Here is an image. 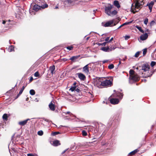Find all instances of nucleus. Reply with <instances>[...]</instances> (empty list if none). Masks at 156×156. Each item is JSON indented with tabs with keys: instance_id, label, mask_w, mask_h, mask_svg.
<instances>
[{
	"instance_id": "obj_39",
	"label": "nucleus",
	"mask_w": 156,
	"mask_h": 156,
	"mask_svg": "<svg viewBox=\"0 0 156 156\" xmlns=\"http://www.w3.org/2000/svg\"><path fill=\"white\" fill-rule=\"evenodd\" d=\"M152 75V73L151 74H148V75H144V77H145V78H147V77H150Z\"/></svg>"
},
{
	"instance_id": "obj_10",
	"label": "nucleus",
	"mask_w": 156,
	"mask_h": 156,
	"mask_svg": "<svg viewBox=\"0 0 156 156\" xmlns=\"http://www.w3.org/2000/svg\"><path fill=\"white\" fill-rule=\"evenodd\" d=\"M49 107L51 111H54L55 109V106L52 101L49 104Z\"/></svg>"
},
{
	"instance_id": "obj_21",
	"label": "nucleus",
	"mask_w": 156,
	"mask_h": 156,
	"mask_svg": "<svg viewBox=\"0 0 156 156\" xmlns=\"http://www.w3.org/2000/svg\"><path fill=\"white\" fill-rule=\"evenodd\" d=\"M53 144L55 146H58L60 145L59 141L58 140H56L53 141Z\"/></svg>"
},
{
	"instance_id": "obj_27",
	"label": "nucleus",
	"mask_w": 156,
	"mask_h": 156,
	"mask_svg": "<svg viewBox=\"0 0 156 156\" xmlns=\"http://www.w3.org/2000/svg\"><path fill=\"white\" fill-rule=\"evenodd\" d=\"M132 22H133V21H130V22H126V23H123V24H122V27L125 25H128V24H129L130 23H132Z\"/></svg>"
},
{
	"instance_id": "obj_12",
	"label": "nucleus",
	"mask_w": 156,
	"mask_h": 156,
	"mask_svg": "<svg viewBox=\"0 0 156 156\" xmlns=\"http://www.w3.org/2000/svg\"><path fill=\"white\" fill-rule=\"evenodd\" d=\"M154 2L153 1L151 2L150 3H148L147 6H148L149 9L150 10V12H151L152 11V7L154 5Z\"/></svg>"
},
{
	"instance_id": "obj_46",
	"label": "nucleus",
	"mask_w": 156,
	"mask_h": 156,
	"mask_svg": "<svg viewBox=\"0 0 156 156\" xmlns=\"http://www.w3.org/2000/svg\"><path fill=\"white\" fill-rule=\"evenodd\" d=\"M130 38V36H126L125 37V39L126 40H127Z\"/></svg>"
},
{
	"instance_id": "obj_23",
	"label": "nucleus",
	"mask_w": 156,
	"mask_h": 156,
	"mask_svg": "<svg viewBox=\"0 0 156 156\" xmlns=\"http://www.w3.org/2000/svg\"><path fill=\"white\" fill-rule=\"evenodd\" d=\"M25 88V87L24 86H23L21 88V89H20V92H19V94H18V96L20 95L22 93L23 90H24Z\"/></svg>"
},
{
	"instance_id": "obj_33",
	"label": "nucleus",
	"mask_w": 156,
	"mask_h": 156,
	"mask_svg": "<svg viewBox=\"0 0 156 156\" xmlns=\"http://www.w3.org/2000/svg\"><path fill=\"white\" fill-rule=\"evenodd\" d=\"M129 73L130 75V76H131L132 75L134 74V71L133 70L130 69L129 71Z\"/></svg>"
},
{
	"instance_id": "obj_2",
	"label": "nucleus",
	"mask_w": 156,
	"mask_h": 156,
	"mask_svg": "<svg viewBox=\"0 0 156 156\" xmlns=\"http://www.w3.org/2000/svg\"><path fill=\"white\" fill-rule=\"evenodd\" d=\"M103 80L101 82V85L103 86H111L112 84L113 78L110 76L106 78H103Z\"/></svg>"
},
{
	"instance_id": "obj_51",
	"label": "nucleus",
	"mask_w": 156,
	"mask_h": 156,
	"mask_svg": "<svg viewBox=\"0 0 156 156\" xmlns=\"http://www.w3.org/2000/svg\"><path fill=\"white\" fill-rule=\"evenodd\" d=\"M67 2L68 3H71L72 2V1L71 0H67Z\"/></svg>"
},
{
	"instance_id": "obj_19",
	"label": "nucleus",
	"mask_w": 156,
	"mask_h": 156,
	"mask_svg": "<svg viewBox=\"0 0 156 156\" xmlns=\"http://www.w3.org/2000/svg\"><path fill=\"white\" fill-rule=\"evenodd\" d=\"M114 5L118 8H119L120 7V5L119 3V2L117 0H115L114 2Z\"/></svg>"
},
{
	"instance_id": "obj_35",
	"label": "nucleus",
	"mask_w": 156,
	"mask_h": 156,
	"mask_svg": "<svg viewBox=\"0 0 156 156\" xmlns=\"http://www.w3.org/2000/svg\"><path fill=\"white\" fill-rule=\"evenodd\" d=\"M106 43H107V42H104V43H98V46L102 45V46H105L106 45Z\"/></svg>"
},
{
	"instance_id": "obj_13",
	"label": "nucleus",
	"mask_w": 156,
	"mask_h": 156,
	"mask_svg": "<svg viewBox=\"0 0 156 156\" xmlns=\"http://www.w3.org/2000/svg\"><path fill=\"white\" fill-rule=\"evenodd\" d=\"M30 120V119H28L23 121H20L19 122V124L21 126H23L27 124L28 121Z\"/></svg>"
},
{
	"instance_id": "obj_56",
	"label": "nucleus",
	"mask_w": 156,
	"mask_h": 156,
	"mask_svg": "<svg viewBox=\"0 0 156 156\" xmlns=\"http://www.w3.org/2000/svg\"><path fill=\"white\" fill-rule=\"evenodd\" d=\"M154 21L153 20V21H152L151 23H150V24L151 25L152 24H153V23H154Z\"/></svg>"
},
{
	"instance_id": "obj_43",
	"label": "nucleus",
	"mask_w": 156,
	"mask_h": 156,
	"mask_svg": "<svg viewBox=\"0 0 156 156\" xmlns=\"http://www.w3.org/2000/svg\"><path fill=\"white\" fill-rule=\"evenodd\" d=\"M109 38H110V37H106L105 40V42H107V43H109L108 42V41H109Z\"/></svg>"
},
{
	"instance_id": "obj_41",
	"label": "nucleus",
	"mask_w": 156,
	"mask_h": 156,
	"mask_svg": "<svg viewBox=\"0 0 156 156\" xmlns=\"http://www.w3.org/2000/svg\"><path fill=\"white\" fill-rule=\"evenodd\" d=\"M156 64V62L154 61H152L151 62V66L152 67H153Z\"/></svg>"
},
{
	"instance_id": "obj_14",
	"label": "nucleus",
	"mask_w": 156,
	"mask_h": 156,
	"mask_svg": "<svg viewBox=\"0 0 156 156\" xmlns=\"http://www.w3.org/2000/svg\"><path fill=\"white\" fill-rule=\"evenodd\" d=\"M88 65H87L83 68V72L87 74H88V73H89V70L88 68Z\"/></svg>"
},
{
	"instance_id": "obj_59",
	"label": "nucleus",
	"mask_w": 156,
	"mask_h": 156,
	"mask_svg": "<svg viewBox=\"0 0 156 156\" xmlns=\"http://www.w3.org/2000/svg\"><path fill=\"white\" fill-rule=\"evenodd\" d=\"M63 60L64 61H66L67 60V59L65 58H63Z\"/></svg>"
},
{
	"instance_id": "obj_16",
	"label": "nucleus",
	"mask_w": 156,
	"mask_h": 156,
	"mask_svg": "<svg viewBox=\"0 0 156 156\" xmlns=\"http://www.w3.org/2000/svg\"><path fill=\"white\" fill-rule=\"evenodd\" d=\"M101 49L105 52H109L110 51V48L109 46L103 47L101 48Z\"/></svg>"
},
{
	"instance_id": "obj_55",
	"label": "nucleus",
	"mask_w": 156,
	"mask_h": 156,
	"mask_svg": "<svg viewBox=\"0 0 156 156\" xmlns=\"http://www.w3.org/2000/svg\"><path fill=\"white\" fill-rule=\"evenodd\" d=\"M76 82H74L73 84V86H75V87H76Z\"/></svg>"
},
{
	"instance_id": "obj_30",
	"label": "nucleus",
	"mask_w": 156,
	"mask_h": 156,
	"mask_svg": "<svg viewBox=\"0 0 156 156\" xmlns=\"http://www.w3.org/2000/svg\"><path fill=\"white\" fill-rule=\"evenodd\" d=\"M30 93L31 95H33L35 94V92L34 90L32 89L30 90Z\"/></svg>"
},
{
	"instance_id": "obj_61",
	"label": "nucleus",
	"mask_w": 156,
	"mask_h": 156,
	"mask_svg": "<svg viewBox=\"0 0 156 156\" xmlns=\"http://www.w3.org/2000/svg\"><path fill=\"white\" fill-rule=\"evenodd\" d=\"M122 27V25H121L117 28V29H119L120 28H121Z\"/></svg>"
},
{
	"instance_id": "obj_60",
	"label": "nucleus",
	"mask_w": 156,
	"mask_h": 156,
	"mask_svg": "<svg viewBox=\"0 0 156 156\" xmlns=\"http://www.w3.org/2000/svg\"><path fill=\"white\" fill-rule=\"evenodd\" d=\"M67 150H65V151H64L62 152V154H64V153H65L66 151H67Z\"/></svg>"
},
{
	"instance_id": "obj_37",
	"label": "nucleus",
	"mask_w": 156,
	"mask_h": 156,
	"mask_svg": "<svg viewBox=\"0 0 156 156\" xmlns=\"http://www.w3.org/2000/svg\"><path fill=\"white\" fill-rule=\"evenodd\" d=\"M114 65L112 64H110L108 66V68L109 69H112L114 68Z\"/></svg>"
},
{
	"instance_id": "obj_15",
	"label": "nucleus",
	"mask_w": 156,
	"mask_h": 156,
	"mask_svg": "<svg viewBox=\"0 0 156 156\" xmlns=\"http://www.w3.org/2000/svg\"><path fill=\"white\" fill-rule=\"evenodd\" d=\"M80 57V55L75 56L72 57L71 58H70L69 60H71L72 61H75L77 59Z\"/></svg>"
},
{
	"instance_id": "obj_9",
	"label": "nucleus",
	"mask_w": 156,
	"mask_h": 156,
	"mask_svg": "<svg viewBox=\"0 0 156 156\" xmlns=\"http://www.w3.org/2000/svg\"><path fill=\"white\" fill-rule=\"evenodd\" d=\"M110 101L111 104L114 105L118 104L119 102V99L116 98H112L110 99Z\"/></svg>"
},
{
	"instance_id": "obj_62",
	"label": "nucleus",
	"mask_w": 156,
	"mask_h": 156,
	"mask_svg": "<svg viewBox=\"0 0 156 156\" xmlns=\"http://www.w3.org/2000/svg\"><path fill=\"white\" fill-rule=\"evenodd\" d=\"M58 8V6H56L55 8V9H57Z\"/></svg>"
},
{
	"instance_id": "obj_31",
	"label": "nucleus",
	"mask_w": 156,
	"mask_h": 156,
	"mask_svg": "<svg viewBox=\"0 0 156 156\" xmlns=\"http://www.w3.org/2000/svg\"><path fill=\"white\" fill-rule=\"evenodd\" d=\"M8 118L7 115L6 114H4L2 118L3 119L7 120Z\"/></svg>"
},
{
	"instance_id": "obj_28",
	"label": "nucleus",
	"mask_w": 156,
	"mask_h": 156,
	"mask_svg": "<svg viewBox=\"0 0 156 156\" xmlns=\"http://www.w3.org/2000/svg\"><path fill=\"white\" fill-rule=\"evenodd\" d=\"M147 48H145L142 50L143 56H144L147 52Z\"/></svg>"
},
{
	"instance_id": "obj_36",
	"label": "nucleus",
	"mask_w": 156,
	"mask_h": 156,
	"mask_svg": "<svg viewBox=\"0 0 156 156\" xmlns=\"http://www.w3.org/2000/svg\"><path fill=\"white\" fill-rule=\"evenodd\" d=\"M76 87L75 86H72L70 88L69 90H71L72 91H74L75 89H76Z\"/></svg>"
},
{
	"instance_id": "obj_17",
	"label": "nucleus",
	"mask_w": 156,
	"mask_h": 156,
	"mask_svg": "<svg viewBox=\"0 0 156 156\" xmlns=\"http://www.w3.org/2000/svg\"><path fill=\"white\" fill-rule=\"evenodd\" d=\"M116 95L117 97L121 99L122 98L123 96V94L119 91H117L116 92Z\"/></svg>"
},
{
	"instance_id": "obj_6",
	"label": "nucleus",
	"mask_w": 156,
	"mask_h": 156,
	"mask_svg": "<svg viewBox=\"0 0 156 156\" xmlns=\"http://www.w3.org/2000/svg\"><path fill=\"white\" fill-rule=\"evenodd\" d=\"M149 68V66L147 64H145L142 66L141 70H143L144 72H146L148 71Z\"/></svg>"
},
{
	"instance_id": "obj_1",
	"label": "nucleus",
	"mask_w": 156,
	"mask_h": 156,
	"mask_svg": "<svg viewBox=\"0 0 156 156\" xmlns=\"http://www.w3.org/2000/svg\"><path fill=\"white\" fill-rule=\"evenodd\" d=\"M144 2V0H136L132 5L131 10L133 13L138 12L143 7Z\"/></svg>"
},
{
	"instance_id": "obj_47",
	"label": "nucleus",
	"mask_w": 156,
	"mask_h": 156,
	"mask_svg": "<svg viewBox=\"0 0 156 156\" xmlns=\"http://www.w3.org/2000/svg\"><path fill=\"white\" fill-rule=\"evenodd\" d=\"M59 132H54L53 133V136H55L56 135H57L59 134Z\"/></svg>"
},
{
	"instance_id": "obj_34",
	"label": "nucleus",
	"mask_w": 156,
	"mask_h": 156,
	"mask_svg": "<svg viewBox=\"0 0 156 156\" xmlns=\"http://www.w3.org/2000/svg\"><path fill=\"white\" fill-rule=\"evenodd\" d=\"M43 132L42 130H40L38 132L37 134L40 136H42L43 135Z\"/></svg>"
},
{
	"instance_id": "obj_38",
	"label": "nucleus",
	"mask_w": 156,
	"mask_h": 156,
	"mask_svg": "<svg viewBox=\"0 0 156 156\" xmlns=\"http://www.w3.org/2000/svg\"><path fill=\"white\" fill-rule=\"evenodd\" d=\"M148 20L147 18H145L144 19V24L147 25L148 23Z\"/></svg>"
},
{
	"instance_id": "obj_49",
	"label": "nucleus",
	"mask_w": 156,
	"mask_h": 156,
	"mask_svg": "<svg viewBox=\"0 0 156 156\" xmlns=\"http://www.w3.org/2000/svg\"><path fill=\"white\" fill-rule=\"evenodd\" d=\"M27 156H34V155L32 154H27Z\"/></svg>"
},
{
	"instance_id": "obj_22",
	"label": "nucleus",
	"mask_w": 156,
	"mask_h": 156,
	"mask_svg": "<svg viewBox=\"0 0 156 156\" xmlns=\"http://www.w3.org/2000/svg\"><path fill=\"white\" fill-rule=\"evenodd\" d=\"M112 21H114L113 22V24H114L113 25V26H115L116 24L118 23L119 21V20H116V19H113L112 20Z\"/></svg>"
},
{
	"instance_id": "obj_32",
	"label": "nucleus",
	"mask_w": 156,
	"mask_h": 156,
	"mask_svg": "<svg viewBox=\"0 0 156 156\" xmlns=\"http://www.w3.org/2000/svg\"><path fill=\"white\" fill-rule=\"evenodd\" d=\"M48 5L47 4H45L42 5L41 6V8L42 9H44L48 7Z\"/></svg>"
},
{
	"instance_id": "obj_8",
	"label": "nucleus",
	"mask_w": 156,
	"mask_h": 156,
	"mask_svg": "<svg viewBox=\"0 0 156 156\" xmlns=\"http://www.w3.org/2000/svg\"><path fill=\"white\" fill-rule=\"evenodd\" d=\"M113 21L112 20H110L108 22H107L105 23L104 25V26L105 27H112L113 26Z\"/></svg>"
},
{
	"instance_id": "obj_48",
	"label": "nucleus",
	"mask_w": 156,
	"mask_h": 156,
	"mask_svg": "<svg viewBox=\"0 0 156 156\" xmlns=\"http://www.w3.org/2000/svg\"><path fill=\"white\" fill-rule=\"evenodd\" d=\"M65 113L66 114V115L67 114H69L70 116H71V115H73L72 113H70V112L69 111L67 112H65Z\"/></svg>"
},
{
	"instance_id": "obj_53",
	"label": "nucleus",
	"mask_w": 156,
	"mask_h": 156,
	"mask_svg": "<svg viewBox=\"0 0 156 156\" xmlns=\"http://www.w3.org/2000/svg\"><path fill=\"white\" fill-rule=\"evenodd\" d=\"M75 90L77 92H79L80 91V90L79 89H78V88H76V89H75Z\"/></svg>"
},
{
	"instance_id": "obj_63",
	"label": "nucleus",
	"mask_w": 156,
	"mask_h": 156,
	"mask_svg": "<svg viewBox=\"0 0 156 156\" xmlns=\"http://www.w3.org/2000/svg\"><path fill=\"white\" fill-rule=\"evenodd\" d=\"M122 60H123V61H125V58H123V59H122Z\"/></svg>"
},
{
	"instance_id": "obj_45",
	"label": "nucleus",
	"mask_w": 156,
	"mask_h": 156,
	"mask_svg": "<svg viewBox=\"0 0 156 156\" xmlns=\"http://www.w3.org/2000/svg\"><path fill=\"white\" fill-rule=\"evenodd\" d=\"M115 48V47H111L110 48V51H112V50H114Z\"/></svg>"
},
{
	"instance_id": "obj_64",
	"label": "nucleus",
	"mask_w": 156,
	"mask_h": 156,
	"mask_svg": "<svg viewBox=\"0 0 156 156\" xmlns=\"http://www.w3.org/2000/svg\"><path fill=\"white\" fill-rule=\"evenodd\" d=\"M89 37H87V40H88V39H89Z\"/></svg>"
},
{
	"instance_id": "obj_29",
	"label": "nucleus",
	"mask_w": 156,
	"mask_h": 156,
	"mask_svg": "<svg viewBox=\"0 0 156 156\" xmlns=\"http://www.w3.org/2000/svg\"><path fill=\"white\" fill-rule=\"evenodd\" d=\"M141 53V51H137L135 53V54L134 55V57H135L136 58L138 57L139 56L140 54Z\"/></svg>"
},
{
	"instance_id": "obj_26",
	"label": "nucleus",
	"mask_w": 156,
	"mask_h": 156,
	"mask_svg": "<svg viewBox=\"0 0 156 156\" xmlns=\"http://www.w3.org/2000/svg\"><path fill=\"white\" fill-rule=\"evenodd\" d=\"M136 28L138 29L142 33H144V31L143 30H142V28L141 27L138 26H136Z\"/></svg>"
},
{
	"instance_id": "obj_44",
	"label": "nucleus",
	"mask_w": 156,
	"mask_h": 156,
	"mask_svg": "<svg viewBox=\"0 0 156 156\" xmlns=\"http://www.w3.org/2000/svg\"><path fill=\"white\" fill-rule=\"evenodd\" d=\"M34 76L35 77H38L39 76V74L38 72H35L34 74Z\"/></svg>"
},
{
	"instance_id": "obj_42",
	"label": "nucleus",
	"mask_w": 156,
	"mask_h": 156,
	"mask_svg": "<svg viewBox=\"0 0 156 156\" xmlns=\"http://www.w3.org/2000/svg\"><path fill=\"white\" fill-rule=\"evenodd\" d=\"M73 47L72 46H69L66 47V48L67 49L69 50L73 49Z\"/></svg>"
},
{
	"instance_id": "obj_50",
	"label": "nucleus",
	"mask_w": 156,
	"mask_h": 156,
	"mask_svg": "<svg viewBox=\"0 0 156 156\" xmlns=\"http://www.w3.org/2000/svg\"><path fill=\"white\" fill-rule=\"evenodd\" d=\"M108 61V60H104L102 61V62L103 63H105L106 62H107Z\"/></svg>"
},
{
	"instance_id": "obj_5",
	"label": "nucleus",
	"mask_w": 156,
	"mask_h": 156,
	"mask_svg": "<svg viewBox=\"0 0 156 156\" xmlns=\"http://www.w3.org/2000/svg\"><path fill=\"white\" fill-rule=\"evenodd\" d=\"M129 79L134 81H137L139 80L140 78L138 75L134 74L130 76Z\"/></svg>"
},
{
	"instance_id": "obj_58",
	"label": "nucleus",
	"mask_w": 156,
	"mask_h": 156,
	"mask_svg": "<svg viewBox=\"0 0 156 156\" xmlns=\"http://www.w3.org/2000/svg\"><path fill=\"white\" fill-rule=\"evenodd\" d=\"M6 23V21H5V20H3L2 22V24H5Z\"/></svg>"
},
{
	"instance_id": "obj_54",
	"label": "nucleus",
	"mask_w": 156,
	"mask_h": 156,
	"mask_svg": "<svg viewBox=\"0 0 156 156\" xmlns=\"http://www.w3.org/2000/svg\"><path fill=\"white\" fill-rule=\"evenodd\" d=\"M113 39V37H112L111 39L109 40V41H108V42H111V41H112Z\"/></svg>"
},
{
	"instance_id": "obj_7",
	"label": "nucleus",
	"mask_w": 156,
	"mask_h": 156,
	"mask_svg": "<svg viewBox=\"0 0 156 156\" xmlns=\"http://www.w3.org/2000/svg\"><path fill=\"white\" fill-rule=\"evenodd\" d=\"M76 75L81 80H83L86 79L85 76L83 74L81 73H78L76 74Z\"/></svg>"
},
{
	"instance_id": "obj_57",
	"label": "nucleus",
	"mask_w": 156,
	"mask_h": 156,
	"mask_svg": "<svg viewBox=\"0 0 156 156\" xmlns=\"http://www.w3.org/2000/svg\"><path fill=\"white\" fill-rule=\"evenodd\" d=\"M33 80V77H31V78L30 79V82H31V81H32Z\"/></svg>"
},
{
	"instance_id": "obj_40",
	"label": "nucleus",
	"mask_w": 156,
	"mask_h": 156,
	"mask_svg": "<svg viewBox=\"0 0 156 156\" xmlns=\"http://www.w3.org/2000/svg\"><path fill=\"white\" fill-rule=\"evenodd\" d=\"M82 135L83 136H86L87 135V133L85 130H83L82 132Z\"/></svg>"
},
{
	"instance_id": "obj_3",
	"label": "nucleus",
	"mask_w": 156,
	"mask_h": 156,
	"mask_svg": "<svg viewBox=\"0 0 156 156\" xmlns=\"http://www.w3.org/2000/svg\"><path fill=\"white\" fill-rule=\"evenodd\" d=\"M113 7V5L110 4H108L107 6H106L105 8V12L108 16H111L112 15H115L117 13V12L115 10L111 11V9Z\"/></svg>"
},
{
	"instance_id": "obj_18",
	"label": "nucleus",
	"mask_w": 156,
	"mask_h": 156,
	"mask_svg": "<svg viewBox=\"0 0 156 156\" xmlns=\"http://www.w3.org/2000/svg\"><path fill=\"white\" fill-rule=\"evenodd\" d=\"M40 8H41V6H39L35 4L34 5V6L33 7V9L34 10L37 11L39 9H40Z\"/></svg>"
},
{
	"instance_id": "obj_24",
	"label": "nucleus",
	"mask_w": 156,
	"mask_h": 156,
	"mask_svg": "<svg viewBox=\"0 0 156 156\" xmlns=\"http://www.w3.org/2000/svg\"><path fill=\"white\" fill-rule=\"evenodd\" d=\"M138 150L137 149H136L135 150L132 151L130 152L129 154L130 155H134L138 151Z\"/></svg>"
},
{
	"instance_id": "obj_52",
	"label": "nucleus",
	"mask_w": 156,
	"mask_h": 156,
	"mask_svg": "<svg viewBox=\"0 0 156 156\" xmlns=\"http://www.w3.org/2000/svg\"><path fill=\"white\" fill-rule=\"evenodd\" d=\"M10 20H9L8 21H6V23L7 25H9V22L10 21Z\"/></svg>"
},
{
	"instance_id": "obj_20",
	"label": "nucleus",
	"mask_w": 156,
	"mask_h": 156,
	"mask_svg": "<svg viewBox=\"0 0 156 156\" xmlns=\"http://www.w3.org/2000/svg\"><path fill=\"white\" fill-rule=\"evenodd\" d=\"M55 66L54 65H53L52 66H51L50 67L49 69L51 71V73L52 74H53L54 73V71L55 70Z\"/></svg>"
},
{
	"instance_id": "obj_4",
	"label": "nucleus",
	"mask_w": 156,
	"mask_h": 156,
	"mask_svg": "<svg viewBox=\"0 0 156 156\" xmlns=\"http://www.w3.org/2000/svg\"><path fill=\"white\" fill-rule=\"evenodd\" d=\"M94 84L97 87H101V82H102L103 80V78H100L97 77L94 79Z\"/></svg>"
},
{
	"instance_id": "obj_11",
	"label": "nucleus",
	"mask_w": 156,
	"mask_h": 156,
	"mask_svg": "<svg viewBox=\"0 0 156 156\" xmlns=\"http://www.w3.org/2000/svg\"><path fill=\"white\" fill-rule=\"evenodd\" d=\"M148 37V35L147 33L141 35L140 37V40L142 41H144L146 40Z\"/></svg>"
},
{
	"instance_id": "obj_25",
	"label": "nucleus",
	"mask_w": 156,
	"mask_h": 156,
	"mask_svg": "<svg viewBox=\"0 0 156 156\" xmlns=\"http://www.w3.org/2000/svg\"><path fill=\"white\" fill-rule=\"evenodd\" d=\"M14 50V47L13 46L11 45L9 47L8 50L9 51L11 52L13 51Z\"/></svg>"
}]
</instances>
